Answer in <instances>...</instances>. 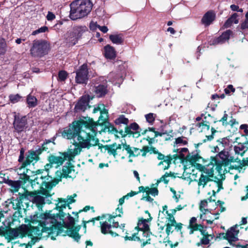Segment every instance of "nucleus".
Wrapping results in <instances>:
<instances>
[{"instance_id":"nucleus-11","label":"nucleus","mask_w":248,"mask_h":248,"mask_svg":"<svg viewBox=\"0 0 248 248\" xmlns=\"http://www.w3.org/2000/svg\"><path fill=\"white\" fill-rule=\"evenodd\" d=\"M30 228L29 227V225H24L17 229H12L9 228L5 230V237L8 239L9 240H12L19 235L20 237L23 238L26 237L27 235H31Z\"/></svg>"},{"instance_id":"nucleus-40","label":"nucleus","mask_w":248,"mask_h":248,"mask_svg":"<svg viewBox=\"0 0 248 248\" xmlns=\"http://www.w3.org/2000/svg\"><path fill=\"white\" fill-rule=\"evenodd\" d=\"M213 181V179H209L207 175H205L203 173H202L198 181V184L199 186L202 185L203 187H204L209 182Z\"/></svg>"},{"instance_id":"nucleus-43","label":"nucleus","mask_w":248,"mask_h":248,"mask_svg":"<svg viewBox=\"0 0 248 248\" xmlns=\"http://www.w3.org/2000/svg\"><path fill=\"white\" fill-rule=\"evenodd\" d=\"M7 44L5 39L0 38V55H3L7 51Z\"/></svg>"},{"instance_id":"nucleus-21","label":"nucleus","mask_w":248,"mask_h":248,"mask_svg":"<svg viewBox=\"0 0 248 248\" xmlns=\"http://www.w3.org/2000/svg\"><path fill=\"white\" fill-rule=\"evenodd\" d=\"M216 15L215 13L210 10L203 15L201 23L204 25L205 27L209 26L215 20Z\"/></svg>"},{"instance_id":"nucleus-61","label":"nucleus","mask_w":248,"mask_h":248,"mask_svg":"<svg viewBox=\"0 0 248 248\" xmlns=\"http://www.w3.org/2000/svg\"><path fill=\"white\" fill-rule=\"evenodd\" d=\"M208 205V201L207 200H203L201 201L199 205V209L201 212H203V210L204 207L207 206Z\"/></svg>"},{"instance_id":"nucleus-48","label":"nucleus","mask_w":248,"mask_h":248,"mask_svg":"<svg viewBox=\"0 0 248 248\" xmlns=\"http://www.w3.org/2000/svg\"><path fill=\"white\" fill-rule=\"evenodd\" d=\"M172 161V157H171V155L170 154L167 155L163 159V162L166 163L167 165L164 166L163 168L164 170H168L170 167V165Z\"/></svg>"},{"instance_id":"nucleus-18","label":"nucleus","mask_w":248,"mask_h":248,"mask_svg":"<svg viewBox=\"0 0 248 248\" xmlns=\"http://www.w3.org/2000/svg\"><path fill=\"white\" fill-rule=\"evenodd\" d=\"M59 154L60 155L59 156L52 154H50L48 156L51 163H53V165H56L57 167L62 165L65 161H68V156L66 152H59Z\"/></svg>"},{"instance_id":"nucleus-28","label":"nucleus","mask_w":248,"mask_h":248,"mask_svg":"<svg viewBox=\"0 0 248 248\" xmlns=\"http://www.w3.org/2000/svg\"><path fill=\"white\" fill-rule=\"evenodd\" d=\"M104 55L106 58L110 60H113L116 56V51L113 46L110 45H107L104 48Z\"/></svg>"},{"instance_id":"nucleus-46","label":"nucleus","mask_w":248,"mask_h":248,"mask_svg":"<svg viewBox=\"0 0 248 248\" xmlns=\"http://www.w3.org/2000/svg\"><path fill=\"white\" fill-rule=\"evenodd\" d=\"M51 140V139L49 140H46L42 144L41 147H40L38 149H41L42 151V153L44 151H47V152H49V148L47 147V144H49V143H51V142H53V141L55 140V138L53 137L52 138Z\"/></svg>"},{"instance_id":"nucleus-29","label":"nucleus","mask_w":248,"mask_h":248,"mask_svg":"<svg viewBox=\"0 0 248 248\" xmlns=\"http://www.w3.org/2000/svg\"><path fill=\"white\" fill-rule=\"evenodd\" d=\"M210 160V163L212 166L211 168L214 169V167L216 166L215 169L219 173H221L222 170V167L223 166H224L223 162L218 160L217 156H211Z\"/></svg>"},{"instance_id":"nucleus-24","label":"nucleus","mask_w":248,"mask_h":248,"mask_svg":"<svg viewBox=\"0 0 248 248\" xmlns=\"http://www.w3.org/2000/svg\"><path fill=\"white\" fill-rule=\"evenodd\" d=\"M232 33V31L230 30H227L222 33L221 35L213 39L212 44L217 45V44H222L226 40L230 39V35Z\"/></svg>"},{"instance_id":"nucleus-3","label":"nucleus","mask_w":248,"mask_h":248,"mask_svg":"<svg viewBox=\"0 0 248 248\" xmlns=\"http://www.w3.org/2000/svg\"><path fill=\"white\" fill-rule=\"evenodd\" d=\"M67 202V200L65 199H58V203L56 204L54 208L59 211L58 213L52 214V211L49 210L40 214L39 217L37 214L34 216L43 220L48 226V228L45 227L43 231H50V232H53V228L55 227L58 223L65 221V216H67V214L64 212L63 209H65L68 204ZM66 217L67 218V217Z\"/></svg>"},{"instance_id":"nucleus-52","label":"nucleus","mask_w":248,"mask_h":248,"mask_svg":"<svg viewBox=\"0 0 248 248\" xmlns=\"http://www.w3.org/2000/svg\"><path fill=\"white\" fill-rule=\"evenodd\" d=\"M197 218L195 217H192L189 220V224L188 227V228L190 229L189 233L192 234L193 233L192 228L193 227H195V223H196Z\"/></svg>"},{"instance_id":"nucleus-17","label":"nucleus","mask_w":248,"mask_h":248,"mask_svg":"<svg viewBox=\"0 0 248 248\" xmlns=\"http://www.w3.org/2000/svg\"><path fill=\"white\" fill-rule=\"evenodd\" d=\"M238 227V225H234L229 229L225 233L222 234H224V239L227 240L231 245L232 244V242H236L238 240L239 230H237Z\"/></svg>"},{"instance_id":"nucleus-6","label":"nucleus","mask_w":248,"mask_h":248,"mask_svg":"<svg viewBox=\"0 0 248 248\" xmlns=\"http://www.w3.org/2000/svg\"><path fill=\"white\" fill-rule=\"evenodd\" d=\"M69 17L77 20L87 16L91 11L92 3L90 0H77L70 4Z\"/></svg>"},{"instance_id":"nucleus-7","label":"nucleus","mask_w":248,"mask_h":248,"mask_svg":"<svg viewBox=\"0 0 248 248\" xmlns=\"http://www.w3.org/2000/svg\"><path fill=\"white\" fill-rule=\"evenodd\" d=\"M98 111L100 112V115L99 116L98 119L97 121H94L93 118H91L89 117L87 120H84L82 119L78 120H75L74 121H81L86 122L87 123V125L86 124H83L82 125V128L85 129V130L90 131V132L96 134L97 132L96 130L95 129L97 126L100 125V126H103L104 123L106 122V119H104L105 118L103 116V114H106V116L108 115V110L106 109V108H104L103 109H101L99 107H97L94 108L93 110V113H95Z\"/></svg>"},{"instance_id":"nucleus-35","label":"nucleus","mask_w":248,"mask_h":248,"mask_svg":"<svg viewBox=\"0 0 248 248\" xmlns=\"http://www.w3.org/2000/svg\"><path fill=\"white\" fill-rule=\"evenodd\" d=\"M238 15L237 13L233 14L229 18H228L224 23V28H230L232 23L237 24L239 22V19L237 18Z\"/></svg>"},{"instance_id":"nucleus-58","label":"nucleus","mask_w":248,"mask_h":248,"mask_svg":"<svg viewBox=\"0 0 248 248\" xmlns=\"http://www.w3.org/2000/svg\"><path fill=\"white\" fill-rule=\"evenodd\" d=\"M207 123H209V122H207V123H204V122L198 123L196 124V125L199 127H201V126L202 127V130L201 131H202L203 129H206L209 130L210 126L209 124H207Z\"/></svg>"},{"instance_id":"nucleus-27","label":"nucleus","mask_w":248,"mask_h":248,"mask_svg":"<svg viewBox=\"0 0 248 248\" xmlns=\"http://www.w3.org/2000/svg\"><path fill=\"white\" fill-rule=\"evenodd\" d=\"M123 149L129 154V157L138 156L140 154V150L137 147H133L132 149V147L129 144H127L126 141L123 144Z\"/></svg>"},{"instance_id":"nucleus-54","label":"nucleus","mask_w":248,"mask_h":248,"mask_svg":"<svg viewBox=\"0 0 248 248\" xmlns=\"http://www.w3.org/2000/svg\"><path fill=\"white\" fill-rule=\"evenodd\" d=\"M213 181L217 184L218 187L217 192H219L220 190L223 189V182L222 180H219L217 177H215V180Z\"/></svg>"},{"instance_id":"nucleus-34","label":"nucleus","mask_w":248,"mask_h":248,"mask_svg":"<svg viewBox=\"0 0 248 248\" xmlns=\"http://www.w3.org/2000/svg\"><path fill=\"white\" fill-rule=\"evenodd\" d=\"M115 146H116V142H113L111 144L102 145V148L105 149L108 151V153L110 155H113L114 157H116L118 155Z\"/></svg>"},{"instance_id":"nucleus-38","label":"nucleus","mask_w":248,"mask_h":248,"mask_svg":"<svg viewBox=\"0 0 248 248\" xmlns=\"http://www.w3.org/2000/svg\"><path fill=\"white\" fill-rule=\"evenodd\" d=\"M26 103L29 108H34L38 104L36 98L31 94H29L26 99Z\"/></svg>"},{"instance_id":"nucleus-2","label":"nucleus","mask_w":248,"mask_h":248,"mask_svg":"<svg viewBox=\"0 0 248 248\" xmlns=\"http://www.w3.org/2000/svg\"><path fill=\"white\" fill-rule=\"evenodd\" d=\"M108 115L106 118H104L106 119V121L103 125L104 126L105 129L108 130L109 133L116 134L119 133L122 138H125L128 136L129 137L132 136L133 138H138L140 135L138 131L140 129L138 124L133 122L128 124L129 120L124 115H120L114 120V124L119 126L118 129L108 121Z\"/></svg>"},{"instance_id":"nucleus-15","label":"nucleus","mask_w":248,"mask_h":248,"mask_svg":"<svg viewBox=\"0 0 248 248\" xmlns=\"http://www.w3.org/2000/svg\"><path fill=\"white\" fill-rule=\"evenodd\" d=\"M50 176L47 174L45 176L41 175L40 177L41 183L39 185L40 189L38 191V193L44 196H49L48 190L51 189L53 187L51 182L49 180Z\"/></svg>"},{"instance_id":"nucleus-25","label":"nucleus","mask_w":248,"mask_h":248,"mask_svg":"<svg viewBox=\"0 0 248 248\" xmlns=\"http://www.w3.org/2000/svg\"><path fill=\"white\" fill-rule=\"evenodd\" d=\"M88 105V101H86L85 98L82 96L79 98V100L76 104L74 111L77 113L81 111L84 112L85 111Z\"/></svg>"},{"instance_id":"nucleus-8","label":"nucleus","mask_w":248,"mask_h":248,"mask_svg":"<svg viewBox=\"0 0 248 248\" xmlns=\"http://www.w3.org/2000/svg\"><path fill=\"white\" fill-rule=\"evenodd\" d=\"M35 221L38 222V225L42 227V230L40 231L39 227H33L29 224V227L31 229L30 232L31 235H27L29 237H30L31 240L30 241L27 245L24 244L23 245H26V248H31L32 245H33L36 242L40 239L41 236H42L43 232H47L48 235L52 234L54 233V232H50V231H43L44 228H49V226L47 224V223L45 222L43 220H35L33 219H31L30 222L31 223H34Z\"/></svg>"},{"instance_id":"nucleus-60","label":"nucleus","mask_w":248,"mask_h":248,"mask_svg":"<svg viewBox=\"0 0 248 248\" xmlns=\"http://www.w3.org/2000/svg\"><path fill=\"white\" fill-rule=\"evenodd\" d=\"M183 137H178L176 139H175V144H183L184 145H187L188 144L187 141L186 140H183Z\"/></svg>"},{"instance_id":"nucleus-13","label":"nucleus","mask_w":248,"mask_h":248,"mask_svg":"<svg viewBox=\"0 0 248 248\" xmlns=\"http://www.w3.org/2000/svg\"><path fill=\"white\" fill-rule=\"evenodd\" d=\"M89 69L87 64L84 63L76 71V82L79 84L86 85L89 80Z\"/></svg>"},{"instance_id":"nucleus-20","label":"nucleus","mask_w":248,"mask_h":248,"mask_svg":"<svg viewBox=\"0 0 248 248\" xmlns=\"http://www.w3.org/2000/svg\"><path fill=\"white\" fill-rule=\"evenodd\" d=\"M72 161H67L65 165L62 167V172H61V175L64 178H74L72 175H70V174L72 171L75 172V166L71 163Z\"/></svg>"},{"instance_id":"nucleus-55","label":"nucleus","mask_w":248,"mask_h":248,"mask_svg":"<svg viewBox=\"0 0 248 248\" xmlns=\"http://www.w3.org/2000/svg\"><path fill=\"white\" fill-rule=\"evenodd\" d=\"M159 194V190L157 187L150 188V191H146V195H151L153 196H157Z\"/></svg>"},{"instance_id":"nucleus-5","label":"nucleus","mask_w":248,"mask_h":248,"mask_svg":"<svg viewBox=\"0 0 248 248\" xmlns=\"http://www.w3.org/2000/svg\"><path fill=\"white\" fill-rule=\"evenodd\" d=\"M68 221H63L62 223H58L55 227L53 228V232H56L55 236H51L52 240H55L56 236L62 234L64 232V228L66 229L65 231L64 236L66 235L73 238L77 242H79L81 238V235L79 233V230L81 229V225H75V219L71 215L67 213Z\"/></svg>"},{"instance_id":"nucleus-63","label":"nucleus","mask_w":248,"mask_h":248,"mask_svg":"<svg viewBox=\"0 0 248 248\" xmlns=\"http://www.w3.org/2000/svg\"><path fill=\"white\" fill-rule=\"evenodd\" d=\"M99 25H98L96 22L93 21L91 22L90 23L89 28L92 31H95L97 28L98 29Z\"/></svg>"},{"instance_id":"nucleus-1","label":"nucleus","mask_w":248,"mask_h":248,"mask_svg":"<svg viewBox=\"0 0 248 248\" xmlns=\"http://www.w3.org/2000/svg\"><path fill=\"white\" fill-rule=\"evenodd\" d=\"M87 124L86 122L81 121H73L72 124H69V128L65 129L62 133V136L67 139H72L78 137L79 142L73 143V145L76 147L72 151L69 149L67 153L68 161H73L76 155L81 153L82 148L89 149L93 146H95L98 142V140H95V134H93L90 131L85 130L82 128V125ZM94 144H91V140H94Z\"/></svg>"},{"instance_id":"nucleus-59","label":"nucleus","mask_w":248,"mask_h":248,"mask_svg":"<svg viewBox=\"0 0 248 248\" xmlns=\"http://www.w3.org/2000/svg\"><path fill=\"white\" fill-rule=\"evenodd\" d=\"M210 235H207L205 236H203L201 238V243L202 245H207L209 244L210 241H211V239H210Z\"/></svg>"},{"instance_id":"nucleus-41","label":"nucleus","mask_w":248,"mask_h":248,"mask_svg":"<svg viewBox=\"0 0 248 248\" xmlns=\"http://www.w3.org/2000/svg\"><path fill=\"white\" fill-rule=\"evenodd\" d=\"M78 40L76 36L72 34V32L66 39V43L69 46H74L78 42Z\"/></svg>"},{"instance_id":"nucleus-22","label":"nucleus","mask_w":248,"mask_h":248,"mask_svg":"<svg viewBox=\"0 0 248 248\" xmlns=\"http://www.w3.org/2000/svg\"><path fill=\"white\" fill-rule=\"evenodd\" d=\"M134 230L137 232L131 234V236H129L127 234L125 235V236H123L125 241H134L135 242H141L142 239L141 238L138 236L139 232H142L143 231L141 226L140 225H139V222L138 221L137 225L135 227Z\"/></svg>"},{"instance_id":"nucleus-37","label":"nucleus","mask_w":248,"mask_h":248,"mask_svg":"<svg viewBox=\"0 0 248 248\" xmlns=\"http://www.w3.org/2000/svg\"><path fill=\"white\" fill-rule=\"evenodd\" d=\"M153 219L152 217L148 218L145 219L143 217H140L138 219L139 224H140L143 231L150 230V226L147 222H150Z\"/></svg>"},{"instance_id":"nucleus-4","label":"nucleus","mask_w":248,"mask_h":248,"mask_svg":"<svg viewBox=\"0 0 248 248\" xmlns=\"http://www.w3.org/2000/svg\"><path fill=\"white\" fill-rule=\"evenodd\" d=\"M125 199H126L125 196L120 198L119 200L118 207L116 208L115 213L109 215L108 217L105 221H100L101 232L103 234H110L113 237L120 235L114 231L119 226V221L115 219L116 217H121L124 214L122 205L124 202Z\"/></svg>"},{"instance_id":"nucleus-19","label":"nucleus","mask_w":248,"mask_h":248,"mask_svg":"<svg viewBox=\"0 0 248 248\" xmlns=\"http://www.w3.org/2000/svg\"><path fill=\"white\" fill-rule=\"evenodd\" d=\"M183 224L181 222H177L175 217L171 219L169 222L165 224L166 230L165 232L168 236L170 233L173 232L172 230L173 227H175V230L176 232H181L183 228Z\"/></svg>"},{"instance_id":"nucleus-53","label":"nucleus","mask_w":248,"mask_h":248,"mask_svg":"<svg viewBox=\"0 0 248 248\" xmlns=\"http://www.w3.org/2000/svg\"><path fill=\"white\" fill-rule=\"evenodd\" d=\"M46 31H48V27L46 26H44L32 32V35H35L38 33L46 32Z\"/></svg>"},{"instance_id":"nucleus-47","label":"nucleus","mask_w":248,"mask_h":248,"mask_svg":"<svg viewBox=\"0 0 248 248\" xmlns=\"http://www.w3.org/2000/svg\"><path fill=\"white\" fill-rule=\"evenodd\" d=\"M68 73L65 70H61L58 73L57 79L59 81H64L67 78Z\"/></svg>"},{"instance_id":"nucleus-64","label":"nucleus","mask_w":248,"mask_h":248,"mask_svg":"<svg viewBox=\"0 0 248 248\" xmlns=\"http://www.w3.org/2000/svg\"><path fill=\"white\" fill-rule=\"evenodd\" d=\"M240 29L242 31L248 29V19H245V20L241 23Z\"/></svg>"},{"instance_id":"nucleus-39","label":"nucleus","mask_w":248,"mask_h":248,"mask_svg":"<svg viewBox=\"0 0 248 248\" xmlns=\"http://www.w3.org/2000/svg\"><path fill=\"white\" fill-rule=\"evenodd\" d=\"M140 151L142 152V156H145L146 154L148 152H150V154L153 153L155 154H156L158 153V150L153 146L149 147L148 146H144L143 147L142 149L140 150Z\"/></svg>"},{"instance_id":"nucleus-12","label":"nucleus","mask_w":248,"mask_h":248,"mask_svg":"<svg viewBox=\"0 0 248 248\" xmlns=\"http://www.w3.org/2000/svg\"><path fill=\"white\" fill-rule=\"evenodd\" d=\"M41 149L29 150L27 152L26 159L19 168V170L25 168L28 166L31 165L33 162L35 163L39 161L40 157L39 155L42 154Z\"/></svg>"},{"instance_id":"nucleus-26","label":"nucleus","mask_w":248,"mask_h":248,"mask_svg":"<svg viewBox=\"0 0 248 248\" xmlns=\"http://www.w3.org/2000/svg\"><path fill=\"white\" fill-rule=\"evenodd\" d=\"M94 92L97 98H101L105 96L108 93L107 86L103 84H99L94 86Z\"/></svg>"},{"instance_id":"nucleus-45","label":"nucleus","mask_w":248,"mask_h":248,"mask_svg":"<svg viewBox=\"0 0 248 248\" xmlns=\"http://www.w3.org/2000/svg\"><path fill=\"white\" fill-rule=\"evenodd\" d=\"M219 127L217 125H216L214 127H212L211 128V134L206 136V139L203 140V142H206L208 140H211L214 138V135L217 132V130L218 129Z\"/></svg>"},{"instance_id":"nucleus-10","label":"nucleus","mask_w":248,"mask_h":248,"mask_svg":"<svg viewBox=\"0 0 248 248\" xmlns=\"http://www.w3.org/2000/svg\"><path fill=\"white\" fill-rule=\"evenodd\" d=\"M45 171V170H37L35 171H31L27 169L26 171L20 173L22 177V182L26 187L33 186L36 184L39 185L41 183V180L39 178L37 175L41 174Z\"/></svg>"},{"instance_id":"nucleus-44","label":"nucleus","mask_w":248,"mask_h":248,"mask_svg":"<svg viewBox=\"0 0 248 248\" xmlns=\"http://www.w3.org/2000/svg\"><path fill=\"white\" fill-rule=\"evenodd\" d=\"M56 177H58V178H55L54 179H52V177H50L49 180L51 182L52 186H55L56 185H57L60 181H62V175H61V171L57 170L56 172Z\"/></svg>"},{"instance_id":"nucleus-14","label":"nucleus","mask_w":248,"mask_h":248,"mask_svg":"<svg viewBox=\"0 0 248 248\" xmlns=\"http://www.w3.org/2000/svg\"><path fill=\"white\" fill-rule=\"evenodd\" d=\"M27 187H25L24 193H18V197L13 202H12L13 208L15 210H17L19 212L21 210V206L24 200L29 199V197H33L35 194L33 192H29L27 189Z\"/></svg>"},{"instance_id":"nucleus-16","label":"nucleus","mask_w":248,"mask_h":248,"mask_svg":"<svg viewBox=\"0 0 248 248\" xmlns=\"http://www.w3.org/2000/svg\"><path fill=\"white\" fill-rule=\"evenodd\" d=\"M13 124L16 131L17 133H20L26 130L28 128V121L26 116L20 117L16 115Z\"/></svg>"},{"instance_id":"nucleus-57","label":"nucleus","mask_w":248,"mask_h":248,"mask_svg":"<svg viewBox=\"0 0 248 248\" xmlns=\"http://www.w3.org/2000/svg\"><path fill=\"white\" fill-rule=\"evenodd\" d=\"M24 153H25V150L23 148H22L20 149V152H19V155L18 156V162L19 163H23V162H24Z\"/></svg>"},{"instance_id":"nucleus-31","label":"nucleus","mask_w":248,"mask_h":248,"mask_svg":"<svg viewBox=\"0 0 248 248\" xmlns=\"http://www.w3.org/2000/svg\"><path fill=\"white\" fill-rule=\"evenodd\" d=\"M88 31V28L85 26H76L73 28L72 31V34L77 37L79 40L81 37L82 34Z\"/></svg>"},{"instance_id":"nucleus-30","label":"nucleus","mask_w":248,"mask_h":248,"mask_svg":"<svg viewBox=\"0 0 248 248\" xmlns=\"http://www.w3.org/2000/svg\"><path fill=\"white\" fill-rule=\"evenodd\" d=\"M248 149V140L246 141L245 142L241 143L238 142V146L234 147V150L236 154L240 155L243 156L246 151Z\"/></svg>"},{"instance_id":"nucleus-33","label":"nucleus","mask_w":248,"mask_h":248,"mask_svg":"<svg viewBox=\"0 0 248 248\" xmlns=\"http://www.w3.org/2000/svg\"><path fill=\"white\" fill-rule=\"evenodd\" d=\"M196 153L190 156L189 155L187 156V160L189 162L192 166L194 165L196 162L200 161L202 157L199 155L201 151L199 149H196L195 150Z\"/></svg>"},{"instance_id":"nucleus-62","label":"nucleus","mask_w":248,"mask_h":248,"mask_svg":"<svg viewBox=\"0 0 248 248\" xmlns=\"http://www.w3.org/2000/svg\"><path fill=\"white\" fill-rule=\"evenodd\" d=\"M166 178L167 177L165 176V174L162 175L159 179L157 180V183L155 184L156 186H157L161 182H163L165 184H168L169 180L167 179Z\"/></svg>"},{"instance_id":"nucleus-49","label":"nucleus","mask_w":248,"mask_h":248,"mask_svg":"<svg viewBox=\"0 0 248 248\" xmlns=\"http://www.w3.org/2000/svg\"><path fill=\"white\" fill-rule=\"evenodd\" d=\"M217 155L221 159V162H224V164L229 157V154L227 151H222L218 153Z\"/></svg>"},{"instance_id":"nucleus-9","label":"nucleus","mask_w":248,"mask_h":248,"mask_svg":"<svg viewBox=\"0 0 248 248\" xmlns=\"http://www.w3.org/2000/svg\"><path fill=\"white\" fill-rule=\"evenodd\" d=\"M49 49V45L47 41L44 39L34 40L30 49L31 55L34 58H41L47 54Z\"/></svg>"},{"instance_id":"nucleus-23","label":"nucleus","mask_w":248,"mask_h":248,"mask_svg":"<svg viewBox=\"0 0 248 248\" xmlns=\"http://www.w3.org/2000/svg\"><path fill=\"white\" fill-rule=\"evenodd\" d=\"M22 180L21 174H19V180L17 181L11 180L8 186H10L11 191L14 193L17 192L20 187L21 186L23 189H25V184H23Z\"/></svg>"},{"instance_id":"nucleus-32","label":"nucleus","mask_w":248,"mask_h":248,"mask_svg":"<svg viewBox=\"0 0 248 248\" xmlns=\"http://www.w3.org/2000/svg\"><path fill=\"white\" fill-rule=\"evenodd\" d=\"M228 115L224 112V116L219 120H215L214 121V123L215 124L218 122H222V125L226 126L228 124H230L231 126H233L235 124H238V122L235 119H231L229 122H227Z\"/></svg>"},{"instance_id":"nucleus-51","label":"nucleus","mask_w":248,"mask_h":248,"mask_svg":"<svg viewBox=\"0 0 248 248\" xmlns=\"http://www.w3.org/2000/svg\"><path fill=\"white\" fill-rule=\"evenodd\" d=\"M9 98L10 101L13 104H15L18 102H19L20 99L22 98V96L19 95L18 94H10L9 96Z\"/></svg>"},{"instance_id":"nucleus-42","label":"nucleus","mask_w":248,"mask_h":248,"mask_svg":"<svg viewBox=\"0 0 248 248\" xmlns=\"http://www.w3.org/2000/svg\"><path fill=\"white\" fill-rule=\"evenodd\" d=\"M34 202L36 203L38 209H42L45 204V199L40 196H34Z\"/></svg>"},{"instance_id":"nucleus-56","label":"nucleus","mask_w":248,"mask_h":248,"mask_svg":"<svg viewBox=\"0 0 248 248\" xmlns=\"http://www.w3.org/2000/svg\"><path fill=\"white\" fill-rule=\"evenodd\" d=\"M235 91V89L232 85H228L227 88H225L224 90L225 93L227 95H230L231 92L233 93Z\"/></svg>"},{"instance_id":"nucleus-50","label":"nucleus","mask_w":248,"mask_h":248,"mask_svg":"<svg viewBox=\"0 0 248 248\" xmlns=\"http://www.w3.org/2000/svg\"><path fill=\"white\" fill-rule=\"evenodd\" d=\"M155 114L150 113L145 115L146 121L151 124H153L155 120Z\"/></svg>"},{"instance_id":"nucleus-36","label":"nucleus","mask_w":248,"mask_h":248,"mask_svg":"<svg viewBox=\"0 0 248 248\" xmlns=\"http://www.w3.org/2000/svg\"><path fill=\"white\" fill-rule=\"evenodd\" d=\"M109 38L114 44L120 45V44H123L124 42V38L122 34H111L109 35Z\"/></svg>"}]
</instances>
